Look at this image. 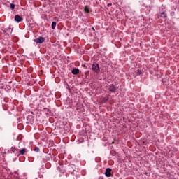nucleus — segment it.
Masks as SVG:
<instances>
[{
	"instance_id": "obj_13",
	"label": "nucleus",
	"mask_w": 179,
	"mask_h": 179,
	"mask_svg": "<svg viewBox=\"0 0 179 179\" xmlns=\"http://www.w3.org/2000/svg\"><path fill=\"white\" fill-rule=\"evenodd\" d=\"M102 101H103V103H107V101H108V98H103V99H102Z\"/></svg>"
},
{
	"instance_id": "obj_4",
	"label": "nucleus",
	"mask_w": 179,
	"mask_h": 179,
	"mask_svg": "<svg viewBox=\"0 0 179 179\" xmlns=\"http://www.w3.org/2000/svg\"><path fill=\"white\" fill-rule=\"evenodd\" d=\"M111 168H107L106 169L105 176L106 177H111Z\"/></svg>"
},
{
	"instance_id": "obj_7",
	"label": "nucleus",
	"mask_w": 179,
	"mask_h": 179,
	"mask_svg": "<svg viewBox=\"0 0 179 179\" xmlns=\"http://www.w3.org/2000/svg\"><path fill=\"white\" fill-rule=\"evenodd\" d=\"M158 17H164V19L167 18V14H166V12L159 13L158 14Z\"/></svg>"
},
{
	"instance_id": "obj_5",
	"label": "nucleus",
	"mask_w": 179,
	"mask_h": 179,
	"mask_svg": "<svg viewBox=\"0 0 179 179\" xmlns=\"http://www.w3.org/2000/svg\"><path fill=\"white\" fill-rule=\"evenodd\" d=\"M14 19L15 22H20L23 20V17H22V16L19 15H15Z\"/></svg>"
},
{
	"instance_id": "obj_10",
	"label": "nucleus",
	"mask_w": 179,
	"mask_h": 179,
	"mask_svg": "<svg viewBox=\"0 0 179 179\" xmlns=\"http://www.w3.org/2000/svg\"><path fill=\"white\" fill-rule=\"evenodd\" d=\"M84 11L85 12V13H90V10H89L88 6H85L84 7Z\"/></svg>"
},
{
	"instance_id": "obj_16",
	"label": "nucleus",
	"mask_w": 179,
	"mask_h": 179,
	"mask_svg": "<svg viewBox=\"0 0 179 179\" xmlns=\"http://www.w3.org/2000/svg\"><path fill=\"white\" fill-rule=\"evenodd\" d=\"M111 3H109V4H108V8H110V6H111Z\"/></svg>"
},
{
	"instance_id": "obj_3",
	"label": "nucleus",
	"mask_w": 179,
	"mask_h": 179,
	"mask_svg": "<svg viewBox=\"0 0 179 179\" xmlns=\"http://www.w3.org/2000/svg\"><path fill=\"white\" fill-rule=\"evenodd\" d=\"M34 43H36V44H41V43H44L45 39L43 37H39V38L34 39Z\"/></svg>"
},
{
	"instance_id": "obj_8",
	"label": "nucleus",
	"mask_w": 179,
	"mask_h": 179,
	"mask_svg": "<svg viewBox=\"0 0 179 179\" xmlns=\"http://www.w3.org/2000/svg\"><path fill=\"white\" fill-rule=\"evenodd\" d=\"M73 75H78L79 73V69L75 68L71 71Z\"/></svg>"
},
{
	"instance_id": "obj_15",
	"label": "nucleus",
	"mask_w": 179,
	"mask_h": 179,
	"mask_svg": "<svg viewBox=\"0 0 179 179\" xmlns=\"http://www.w3.org/2000/svg\"><path fill=\"white\" fill-rule=\"evenodd\" d=\"M10 9H11L12 10H13V9H15V4H13V3H11V4H10Z\"/></svg>"
},
{
	"instance_id": "obj_11",
	"label": "nucleus",
	"mask_w": 179,
	"mask_h": 179,
	"mask_svg": "<svg viewBox=\"0 0 179 179\" xmlns=\"http://www.w3.org/2000/svg\"><path fill=\"white\" fill-rule=\"evenodd\" d=\"M55 27H57V22H53L52 23V29H55Z\"/></svg>"
},
{
	"instance_id": "obj_6",
	"label": "nucleus",
	"mask_w": 179,
	"mask_h": 179,
	"mask_svg": "<svg viewBox=\"0 0 179 179\" xmlns=\"http://www.w3.org/2000/svg\"><path fill=\"white\" fill-rule=\"evenodd\" d=\"M3 31H4V33H6L7 34H11L12 31H13V29L10 28V27L4 29Z\"/></svg>"
},
{
	"instance_id": "obj_14",
	"label": "nucleus",
	"mask_w": 179,
	"mask_h": 179,
	"mask_svg": "<svg viewBox=\"0 0 179 179\" xmlns=\"http://www.w3.org/2000/svg\"><path fill=\"white\" fill-rule=\"evenodd\" d=\"M136 73L137 75H142V71L140 69H138Z\"/></svg>"
},
{
	"instance_id": "obj_1",
	"label": "nucleus",
	"mask_w": 179,
	"mask_h": 179,
	"mask_svg": "<svg viewBox=\"0 0 179 179\" xmlns=\"http://www.w3.org/2000/svg\"><path fill=\"white\" fill-rule=\"evenodd\" d=\"M108 90L109 91V94L115 93L117 90H118V87L115 86L114 84H110L108 86Z\"/></svg>"
},
{
	"instance_id": "obj_12",
	"label": "nucleus",
	"mask_w": 179,
	"mask_h": 179,
	"mask_svg": "<svg viewBox=\"0 0 179 179\" xmlns=\"http://www.w3.org/2000/svg\"><path fill=\"white\" fill-rule=\"evenodd\" d=\"M34 150V152H40V148L38 147H36Z\"/></svg>"
},
{
	"instance_id": "obj_2",
	"label": "nucleus",
	"mask_w": 179,
	"mask_h": 179,
	"mask_svg": "<svg viewBox=\"0 0 179 179\" xmlns=\"http://www.w3.org/2000/svg\"><path fill=\"white\" fill-rule=\"evenodd\" d=\"M92 69L94 72H95V73H99L100 72V67L96 63L92 64Z\"/></svg>"
},
{
	"instance_id": "obj_17",
	"label": "nucleus",
	"mask_w": 179,
	"mask_h": 179,
	"mask_svg": "<svg viewBox=\"0 0 179 179\" xmlns=\"http://www.w3.org/2000/svg\"><path fill=\"white\" fill-rule=\"evenodd\" d=\"M83 66H84V68H87V67H86V65H83Z\"/></svg>"
},
{
	"instance_id": "obj_9",
	"label": "nucleus",
	"mask_w": 179,
	"mask_h": 179,
	"mask_svg": "<svg viewBox=\"0 0 179 179\" xmlns=\"http://www.w3.org/2000/svg\"><path fill=\"white\" fill-rule=\"evenodd\" d=\"M27 152V149L26 148H22L20 150V155H24Z\"/></svg>"
}]
</instances>
